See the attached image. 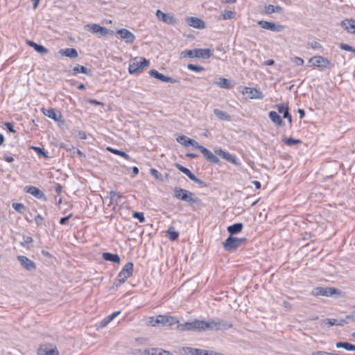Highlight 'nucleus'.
Listing matches in <instances>:
<instances>
[{"label": "nucleus", "instance_id": "nucleus-1", "mask_svg": "<svg viewBox=\"0 0 355 355\" xmlns=\"http://www.w3.org/2000/svg\"><path fill=\"white\" fill-rule=\"evenodd\" d=\"M232 324L225 320L218 318L209 320H200V331H225L232 327Z\"/></svg>", "mask_w": 355, "mask_h": 355}, {"label": "nucleus", "instance_id": "nucleus-2", "mask_svg": "<svg viewBox=\"0 0 355 355\" xmlns=\"http://www.w3.org/2000/svg\"><path fill=\"white\" fill-rule=\"evenodd\" d=\"M173 192L175 198L189 203L191 206L195 204L198 205L201 204V200L198 198L194 193L188 190L180 187H175Z\"/></svg>", "mask_w": 355, "mask_h": 355}, {"label": "nucleus", "instance_id": "nucleus-3", "mask_svg": "<svg viewBox=\"0 0 355 355\" xmlns=\"http://www.w3.org/2000/svg\"><path fill=\"white\" fill-rule=\"evenodd\" d=\"M213 53L210 49H194L192 50H185L181 53L182 57L191 58L207 59L211 57Z\"/></svg>", "mask_w": 355, "mask_h": 355}, {"label": "nucleus", "instance_id": "nucleus-4", "mask_svg": "<svg viewBox=\"0 0 355 355\" xmlns=\"http://www.w3.org/2000/svg\"><path fill=\"white\" fill-rule=\"evenodd\" d=\"M150 61L144 58H135L129 64L128 71L130 74H138L141 73L144 69L148 67Z\"/></svg>", "mask_w": 355, "mask_h": 355}, {"label": "nucleus", "instance_id": "nucleus-5", "mask_svg": "<svg viewBox=\"0 0 355 355\" xmlns=\"http://www.w3.org/2000/svg\"><path fill=\"white\" fill-rule=\"evenodd\" d=\"M247 239L245 237L236 238L233 236H229L223 242V248L226 251H233L237 250L243 243L245 242Z\"/></svg>", "mask_w": 355, "mask_h": 355}, {"label": "nucleus", "instance_id": "nucleus-6", "mask_svg": "<svg viewBox=\"0 0 355 355\" xmlns=\"http://www.w3.org/2000/svg\"><path fill=\"white\" fill-rule=\"evenodd\" d=\"M309 63H310L311 66L317 67L322 69H331L334 67V64L328 58L321 55H315L311 58L309 60Z\"/></svg>", "mask_w": 355, "mask_h": 355}, {"label": "nucleus", "instance_id": "nucleus-7", "mask_svg": "<svg viewBox=\"0 0 355 355\" xmlns=\"http://www.w3.org/2000/svg\"><path fill=\"white\" fill-rule=\"evenodd\" d=\"M134 270V265L132 262L127 263L121 272L118 274L116 281L119 282V285L123 284L126 279L131 277Z\"/></svg>", "mask_w": 355, "mask_h": 355}, {"label": "nucleus", "instance_id": "nucleus-8", "mask_svg": "<svg viewBox=\"0 0 355 355\" xmlns=\"http://www.w3.org/2000/svg\"><path fill=\"white\" fill-rule=\"evenodd\" d=\"M340 291L335 288H327V287H315L312 291L311 294L313 296H333L335 294L340 293Z\"/></svg>", "mask_w": 355, "mask_h": 355}, {"label": "nucleus", "instance_id": "nucleus-9", "mask_svg": "<svg viewBox=\"0 0 355 355\" xmlns=\"http://www.w3.org/2000/svg\"><path fill=\"white\" fill-rule=\"evenodd\" d=\"M176 329L178 331H200V320L196 319L191 322L178 324Z\"/></svg>", "mask_w": 355, "mask_h": 355}, {"label": "nucleus", "instance_id": "nucleus-10", "mask_svg": "<svg viewBox=\"0 0 355 355\" xmlns=\"http://www.w3.org/2000/svg\"><path fill=\"white\" fill-rule=\"evenodd\" d=\"M258 25L266 30H269L272 32H282L284 30V26L277 24L273 21H268L265 20H260L257 22Z\"/></svg>", "mask_w": 355, "mask_h": 355}, {"label": "nucleus", "instance_id": "nucleus-11", "mask_svg": "<svg viewBox=\"0 0 355 355\" xmlns=\"http://www.w3.org/2000/svg\"><path fill=\"white\" fill-rule=\"evenodd\" d=\"M198 150L203 155L206 160L210 164H218L220 162L218 157L216 156L217 155H214L211 150L205 146L200 145L198 146Z\"/></svg>", "mask_w": 355, "mask_h": 355}, {"label": "nucleus", "instance_id": "nucleus-12", "mask_svg": "<svg viewBox=\"0 0 355 355\" xmlns=\"http://www.w3.org/2000/svg\"><path fill=\"white\" fill-rule=\"evenodd\" d=\"M21 266L26 270L32 272L36 270V264L34 261L24 255H19L17 257Z\"/></svg>", "mask_w": 355, "mask_h": 355}, {"label": "nucleus", "instance_id": "nucleus-13", "mask_svg": "<svg viewBox=\"0 0 355 355\" xmlns=\"http://www.w3.org/2000/svg\"><path fill=\"white\" fill-rule=\"evenodd\" d=\"M241 92L248 95L251 99H262L264 97L263 93L258 89L248 87H243Z\"/></svg>", "mask_w": 355, "mask_h": 355}, {"label": "nucleus", "instance_id": "nucleus-14", "mask_svg": "<svg viewBox=\"0 0 355 355\" xmlns=\"http://www.w3.org/2000/svg\"><path fill=\"white\" fill-rule=\"evenodd\" d=\"M149 74L150 76L159 80L162 82L164 83H178V80L173 78L172 77L166 76L161 73H159L158 71L155 69H151L149 71Z\"/></svg>", "mask_w": 355, "mask_h": 355}, {"label": "nucleus", "instance_id": "nucleus-15", "mask_svg": "<svg viewBox=\"0 0 355 355\" xmlns=\"http://www.w3.org/2000/svg\"><path fill=\"white\" fill-rule=\"evenodd\" d=\"M156 16L157 18L170 25H174L176 23V19L174 15L170 13H164L159 10L156 12Z\"/></svg>", "mask_w": 355, "mask_h": 355}, {"label": "nucleus", "instance_id": "nucleus-16", "mask_svg": "<svg viewBox=\"0 0 355 355\" xmlns=\"http://www.w3.org/2000/svg\"><path fill=\"white\" fill-rule=\"evenodd\" d=\"M87 26L92 33L98 34L101 36H106L110 32L113 33L112 31H110L107 28L96 24H88Z\"/></svg>", "mask_w": 355, "mask_h": 355}, {"label": "nucleus", "instance_id": "nucleus-17", "mask_svg": "<svg viewBox=\"0 0 355 355\" xmlns=\"http://www.w3.org/2000/svg\"><path fill=\"white\" fill-rule=\"evenodd\" d=\"M116 34L122 40H124L128 43H133L135 40V35L125 28H121L116 31Z\"/></svg>", "mask_w": 355, "mask_h": 355}, {"label": "nucleus", "instance_id": "nucleus-18", "mask_svg": "<svg viewBox=\"0 0 355 355\" xmlns=\"http://www.w3.org/2000/svg\"><path fill=\"white\" fill-rule=\"evenodd\" d=\"M42 113L48 116L49 118L53 119L54 121L55 122H59V121H62V114L61 113L56 110L55 109H53V108H50V109H45V108H42Z\"/></svg>", "mask_w": 355, "mask_h": 355}, {"label": "nucleus", "instance_id": "nucleus-19", "mask_svg": "<svg viewBox=\"0 0 355 355\" xmlns=\"http://www.w3.org/2000/svg\"><path fill=\"white\" fill-rule=\"evenodd\" d=\"M177 141L181 144L182 145L189 147V146H193L194 148L198 149V146L200 145L194 139H191L185 135L180 136L177 138Z\"/></svg>", "mask_w": 355, "mask_h": 355}, {"label": "nucleus", "instance_id": "nucleus-20", "mask_svg": "<svg viewBox=\"0 0 355 355\" xmlns=\"http://www.w3.org/2000/svg\"><path fill=\"white\" fill-rule=\"evenodd\" d=\"M186 21L189 26L198 29H202L205 27V22L200 18L196 17H187Z\"/></svg>", "mask_w": 355, "mask_h": 355}, {"label": "nucleus", "instance_id": "nucleus-21", "mask_svg": "<svg viewBox=\"0 0 355 355\" xmlns=\"http://www.w3.org/2000/svg\"><path fill=\"white\" fill-rule=\"evenodd\" d=\"M37 355H58V352L52 346L44 345L38 349Z\"/></svg>", "mask_w": 355, "mask_h": 355}, {"label": "nucleus", "instance_id": "nucleus-22", "mask_svg": "<svg viewBox=\"0 0 355 355\" xmlns=\"http://www.w3.org/2000/svg\"><path fill=\"white\" fill-rule=\"evenodd\" d=\"M215 153L226 159L227 161L232 163L236 164V158L235 156L231 155L230 153L224 151L222 148H217L215 150Z\"/></svg>", "mask_w": 355, "mask_h": 355}, {"label": "nucleus", "instance_id": "nucleus-23", "mask_svg": "<svg viewBox=\"0 0 355 355\" xmlns=\"http://www.w3.org/2000/svg\"><path fill=\"white\" fill-rule=\"evenodd\" d=\"M341 26L347 32L355 34V19H345L341 21Z\"/></svg>", "mask_w": 355, "mask_h": 355}, {"label": "nucleus", "instance_id": "nucleus-24", "mask_svg": "<svg viewBox=\"0 0 355 355\" xmlns=\"http://www.w3.org/2000/svg\"><path fill=\"white\" fill-rule=\"evenodd\" d=\"M62 56L68 57L69 58H76L78 54L76 49L74 48H67L61 49L58 52Z\"/></svg>", "mask_w": 355, "mask_h": 355}, {"label": "nucleus", "instance_id": "nucleus-25", "mask_svg": "<svg viewBox=\"0 0 355 355\" xmlns=\"http://www.w3.org/2000/svg\"><path fill=\"white\" fill-rule=\"evenodd\" d=\"M25 190L27 193H31V195H33L34 197L37 198V199H41L43 197H44V193H43V191H42L41 190H40L39 189H37L35 187H33V186L26 187Z\"/></svg>", "mask_w": 355, "mask_h": 355}, {"label": "nucleus", "instance_id": "nucleus-26", "mask_svg": "<svg viewBox=\"0 0 355 355\" xmlns=\"http://www.w3.org/2000/svg\"><path fill=\"white\" fill-rule=\"evenodd\" d=\"M243 225L241 223H236L227 227V230L230 233V235L233 236L242 231Z\"/></svg>", "mask_w": 355, "mask_h": 355}, {"label": "nucleus", "instance_id": "nucleus-27", "mask_svg": "<svg viewBox=\"0 0 355 355\" xmlns=\"http://www.w3.org/2000/svg\"><path fill=\"white\" fill-rule=\"evenodd\" d=\"M102 257L104 260L107 261H111L113 263H119L121 261V259L117 254H112L110 252H103L102 254Z\"/></svg>", "mask_w": 355, "mask_h": 355}, {"label": "nucleus", "instance_id": "nucleus-28", "mask_svg": "<svg viewBox=\"0 0 355 355\" xmlns=\"http://www.w3.org/2000/svg\"><path fill=\"white\" fill-rule=\"evenodd\" d=\"M145 354L148 355H173L169 351L155 348L146 349Z\"/></svg>", "mask_w": 355, "mask_h": 355}, {"label": "nucleus", "instance_id": "nucleus-29", "mask_svg": "<svg viewBox=\"0 0 355 355\" xmlns=\"http://www.w3.org/2000/svg\"><path fill=\"white\" fill-rule=\"evenodd\" d=\"M268 116L276 125L282 126L284 124L281 116L275 111H270L268 114Z\"/></svg>", "mask_w": 355, "mask_h": 355}, {"label": "nucleus", "instance_id": "nucleus-30", "mask_svg": "<svg viewBox=\"0 0 355 355\" xmlns=\"http://www.w3.org/2000/svg\"><path fill=\"white\" fill-rule=\"evenodd\" d=\"M168 317L169 315H158L154 321L152 320L151 322H153V326L159 325L160 324L164 326H167Z\"/></svg>", "mask_w": 355, "mask_h": 355}, {"label": "nucleus", "instance_id": "nucleus-31", "mask_svg": "<svg viewBox=\"0 0 355 355\" xmlns=\"http://www.w3.org/2000/svg\"><path fill=\"white\" fill-rule=\"evenodd\" d=\"M78 73H85L87 76H92V71L88 69L86 67L82 65H77L72 69V74L76 75Z\"/></svg>", "mask_w": 355, "mask_h": 355}, {"label": "nucleus", "instance_id": "nucleus-32", "mask_svg": "<svg viewBox=\"0 0 355 355\" xmlns=\"http://www.w3.org/2000/svg\"><path fill=\"white\" fill-rule=\"evenodd\" d=\"M214 115L221 121H229L230 119V115L226 112L219 109L214 110Z\"/></svg>", "mask_w": 355, "mask_h": 355}, {"label": "nucleus", "instance_id": "nucleus-33", "mask_svg": "<svg viewBox=\"0 0 355 355\" xmlns=\"http://www.w3.org/2000/svg\"><path fill=\"white\" fill-rule=\"evenodd\" d=\"M166 233V236L172 241H176L179 237V233L175 230L173 226H170Z\"/></svg>", "mask_w": 355, "mask_h": 355}, {"label": "nucleus", "instance_id": "nucleus-34", "mask_svg": "<svg viewBox=\"0 0 355 355\" xmlns=\"http://www.w3.org/2000/svg\"><path fill=\"white\" fill-rule=\"evenodd\" d=\"M265 9H266V12L267 14H271V13H275V12L280 13L283 11L282 7H281L279 5L273 6V5L270 4V5H268L267 6H266Z\"/></svg>", "mask_w": 355, "mask_h": 355}, {"label": "nucleus", "instance_id": "nucleus-35", "mask_svg": "<svg viewBox=\"0 0 355 355\" xmlns=\"http://www.w3.org/2000/svg\"><path fill=\"white\" fill-rule=\"evenodd\" d=\"M337 348H343L347 351H355V345L347 342H338L336 344Z\"/></svg>", "mask_w": 355, "mask_h": 355}, {"label": "nucleus", "instance_id": "nucleus-36", "mask_svg": "<svg viewBox=\"0 0 355 355\" xmlns=\"http://www.w3.org/2000/svg\"><path fill=\"white\" fill-rule=\"evenodd\" d=\"M216 85L221 88L229 89L230 88V80L225 78H220L217 81L214 83Z\"/></svg>", "mask_w": 355, "mask_h": 355}, {"label": "nucleus", "instance_id": "nucleus-37", "mask_svg": "<svg viewBox=\"0 0 355 355\" xmlns=\"http://www.w3.org/2000/svg\"><path fill=\"white\" fill-rule=\"evenodd\" d=\"M326 321L329 326L340 325L343 326L347 324V321L345 319L337 320L334 318L327 319Z\"/></svg>", "mask_w": 355, "mask_h": 355}, {"label": "nucleus", "instance_id": "nucleus-38", "mask_svg": "<svg viewBox=\"0 0 355 355\" xmlns=\"http://www.w3.org/2000/svg\"><path fill=\"white\" fill-rule=\"evenodd\" d=\"M282 141L285 144L289 146H294L296 144H300L302 143V141L300 139H294L291 137H285L283 139Z\"/></svg>", "mask_w": 355, "mask_h": 355}, {"label": "nucleus", "instance_id": "nucleus-39", "mask_svg": "<svg viewBox=\"0 0 355 355\" xmlns=\"http://www.w3.org/2000/svg\"><path fill=\"white\" fill-rule=\"evenodd\" d=\"M107 150L110 152H111V153H114L115 155H120V156L123 157V158H125V159H126L128 160H129L130 158L129 155H128L124 151H122V150H118V149H114V148H112L111 147H108Z\"/></svg>", "mask_w": 355, "mask_h": 355}, {"label": "nucleus", "instance_id": "nucleus-40", "mask_svg": "<svg viewBox=\"0 0 355 355\" xmlns=\"http://www.w3.org/2000/svg\"><path fill=\"white\" fill-rule=\"evenodd\" d=\"M175 167L180 171H181L182 173H183L184 174H185L189 179L191 178V177L193 175V174L191 172V171L182 166L181 164H175Z\"/></svg>", "mask_w": 355, "mask_h": 355}, {"label": "nucleus", "instance_id": "nucleus-41", "mask_svg": "<svg viewBox=\"0 0 355 355\" xmlns=\"http://www.w3.org/2000/svg\"><path fill=\"white\" fill-rule=\"evenodd\" d=\"M31 148L33 149L40 157H42L44 158L49 157L47 152H46L44 148L38 146H32Z\"/></svg>", "mask_w": 355, "mask_h": 355}, {"label": "nucleus", "instance_id": "nucleus-42", "mask_svg": "<svg viewBox=\"0 0 355 355\" xmlns=\"http://www.w3.org/2000/svg\"><path fill=\"white\" fill-rule=\"evenodd\" d=\"M12 206L15 211L20 214L23 213L26 209V207L22 203L14 202Z\"/></svg>", "mask_w": 355, "mask_h": 355}, {"label": "nucleus", "instance_id": "nucleus-43", "mask_svg": "<svg viewBox=\"0 0 355 355\" xmlns=\"http://www.w3.org/2000/svg\"><path fill=\"white\" fill-rule=\"evenodd\" d=\"M196 348H192L189 347H184L182 349V353L184 355H195Z\"/></svg>", "mask_w": 355, "mask_h": 355}, {"label": "nucleus", "instance_id": "nucleus-44", "mask_svg": "<svg viewBox=\"0 0 355 355\" xmlns=\"http://www.w3.org/2000/svg\"><path fill=\"white\" fill-rule=\"evenodd\" d=\"M187 68L191 70V71H196V72H201L202 71H204V67H201V66H198V65H196V64H189L187 65Z\"/></svg>", "mask_w": 355, "mask_h": 355}, {"label": "nucleus", "instance_id": "nucleus-45", "mask_svg": "<svg viewBox=\"0 0 355 355\" xmlns=\"http://www.w3.org/2000/svg\"><path fill=\"white\" fill-rule=\"evenodd\" d=\"M235 17V12L232 10H225L223 13V18L224 19H232Z\"/></svg>", "mask_w": 355, "mask_h": 355}, {"label": "nucleus", "instance_id": "nucleus-46", "mask_svg": "<svg viewBox=\"0 0 355 355\" xmlns=\"http://www.w3.org/2000/svg\"><path fill=\"white\" fill-rule=\"evenodd\" d=\"M35 51L41 55H46L49 53V49L41 44H38V46L35 47Z\"/></svg>", "mask_w": 355, "mask_h": 355}, {"label": "nucleus", "instance_id": "nucleus-47", "mask_svg": "<svg viewBox=\"0 0 355 355\" xmlns=\"http://www.w3.org/2000/svg\"><path fill=\"white\" fill-rule=\"evenodd\" d=\"M132 217L138 219L140 223L145 221V217L142 212L135 211L132 214Z\"/></svg>", "mask_w": 355, "mask_h": 355}, {"label": "nucleus", "instance_id": "nucleus-48", "mask_svg": "<svg viewBox=\"0 0 355 355\" xmlns=\"http://www.w3.org/2000/svg\"><path fill=\"white\" fill-rule=\"evenodd\" d=\"M340 48L342 50H344V51H349V52H353V53H355V49L353 48L352 46L348 45L347 44H345V43L340 44Z\"/></svg>", "mask_w": 355, "mask_h": 355}, {"label": "nucleus", "instance_id": "nucleus-49", "mask_svg": "<svg viewBox=\"0 0 355 355\" xmlns=\"http://www.w3.org/2000/svg\"><path fill=\"white\" fill-rule=\"evenodd\" d=\"M33 238L29 236H24L23 241L21 242V245L25 246L26 245L33 242Z\"/></svg>", "mask_w": 355, "mask_h": 355}, {"label": "nucleus", "instance_id": "nucleus-50", "mask_svg": "<svg viewBox=\"0 0 355 355\" xmlns=\"http://www.w3.org/2000/svg\"><path fill=\"white\" fill-rule=\"evenodd\" d=\"M150 173L155 179L159 180L162 178V174L155 168H150Z\"/></svg>", "mask_w": 355, "mask_h": 355}, {"label": "nucleus", "instance_id": "nucleus-51", "mask_svg": "<svg viewBox=\"0 0 355 355\" xmlns=\"http://www.w3.org/2000/svg\"><path fill=\"white\" fill-rule=\"evenodd\" d=\"M277 110L280 114H283V115H284V112L286 110L289 111V107L287 105L281 104V105H277Z\"/></svg>", "mask_w": 355, "mask_h": 355}, {"label": "nucleus", "instance_id": "nucleus-52", "mask_svg": "<svg viewBox=\"0 0 355 355\" xmlns=\"http://www.w3.org/2000/svg\"><path fill=\"white\" fill-rule=\"evenodd\" d=\"M190 180L195 182L196 183H197L198 184H199L201 187L206 186L205 182H203L202 180H201L200 179L198 178L195 175H193Z\"/></svg>", "mask_w": 355, "mask_h": 355}, {"label": "nucleus", "instance_id": "nucleus-53", "mask_svg": "<svg viewBox=\"0 0 355 355\" xmlns=\"http://www.w3.org/2000/svg\"><path fill=\"white\" fill-rule=\"evenodd\" d=\"M178 322H179V320L175 317L169 315L167 326L171 327L175 324H178Z\"/></svg>", "mask_w": 355, "mask_h": 355}, {"label": "nucleus", "instance_id": "nucleus-54", "mask_svg": "<svg viewBox=\"0 0 355 355\" xmlns=\"http://www.w3.org/2000/svg\"><path fill=\"white\" fill-rule=\"evenodd\" d=\"M43 220H44L43 217L40 214L37 215L35 217V221L36 224L37 225V226L41 227L43 225Z\"/></svg>", "mask_w": 355, "mask_h": 355}, {"label": "nucleus", "instance_id": "nucleus-55", "mask_svg": "<svg viewBox=\"0 0 355 355\" xmlns=\"http://www.w3.org/2000/svg\"><path fill=\"white\" fill-rule=\"evenodd\" d=\"M293 62L297 65V66H301V65H303L304 64V60L300 57H295L293 59Z\"/></svg>", "mask_w": 355, "mask_h": 355}, {"label": "nucleus", "instance_id": "nucleus-56", "mask_svg": "<svg viewBox=\"0 0 355 355\" xmlns=\"http://www.w3.org/2000/svg\"><path fill=\"white\" fill-rule=\"evenodd\" d=\"M312 355H336V353L327 352L324 351H317L313 352Z\"/></svg>", "mask_w": 355, "mask_h": 355}, {"label": "nucleus", "instance_id": "nucleus-57", "mask_svg": "<svg viewBox=\"0 0 355 355\" xmlns=\"http://www.w3.org/2000/svg\"><path fill=\"white\" fill-rule=\"evenodd\" d=\"M5 126L10 132H15V130L13 128V124L12 123L6 122Z\"/></svg>", "mask_w": 355, "mask_h": 355}, {"label": "nucleus", "instance_id": "nucleus-58", "mask_svg": "<svg viewBox=\"0 0 355 355\" xmlns=\"http://www.w3.org/2000/svg\"><path fill=\"white\" fill-rule=\"evenodd\" d=\"M283 118L284 119H287L288 122H289V123L291 125V123H292V117H291V114L289 113V111L286 110L284 112V114L283 115Z\"/></svg>", "mask_w": 355, "mask_h": 355}, {"label": "nucleus", "instance_id": "nucleus-59", "mask_svg": "<svg viewBox=\"0 0 355 355\" xmlns=\"http://www.w3.org/2000/svg\"><path fill=\"white\" fill-rule=\"evenodd\" d=\"M71 216H72V214H69V216H65V217H62V218H60V225H65V224H66V223H67V221L69 218H71Z\"/></svg>", "mask_w": 355, "mask_h": 355}, {"label": "nucleus", "instance_id": "nucleus-60", "mask_svg": "<svg viewBox=\"0 0 355 355\" xmlns=\"http://www.w3.org/2000/svg\"><path fill=\"white\" fill-rule=\"evenodd\" d=\"M109 195H110V203L112 204L114 203V200L115 198V196L116 195V193L115 191L114 190H111L110 192H109Z\"/></svg>", "mask_w": 355, "mask_h": 355}, {"label": "nucleus", "instance_id": "nucleus-61", "mask_svg": "<svg viewBox=\"0 0 355 355\" xmlns=\"http://www.w3.org/2000/svg\"><path fill=\"white\" fill-rule=\"evenodd\" d=\"M88 102L90 103V104H92V105H101V106H104V103L100 102V101H98L96 99H89L88 100Z\"/></svg>", "mask_w": 355, "mask_h": 355}, {"label": "nucleus", "instance_id": "nucleus-62", "mask_svg": "<svg viewBox=\"0 0 355 355\" xmlns=\"http://www.w3.org/2000/svg\"><path fill=\"white\" fill-rule=\"evenodd\" d=\"M195 355H207V351L202 349H196Z\"/></svg>", "mask_w": 355, "mask_h": 355}, {"label": "nucleus", "instance_id": "nucleus-63", "mask_svg": "<svg viewBox=\"0 0 355 355\" xmlns=\"http://www.w3.org/2000/svg\"><path fill=\"white\" fill-rule=\"evenodd\" d=\"M120 313V311H115L114 313H112V314L109 315L108 316H107V318H108V320H113L118 315H119Z\"/></svg>", "mask_w": 355, "mask_h": 355}, {"label": "nucleus", "instance_id": "nucleus-64", "mask_svg": "<svg viewBox=\"0 0 355 355\" xmlns=\"http://www.w3.org/2000/svg\"><path fill=\"white\" fill-rule=\"evenodd\" d=\"M111 321L108 320V318L106 317L101 322L100 327L101 328L105 327L108 323H110Z\"/></svg>", "mask_w": 355, "mask_h": 355}]
</instances>
